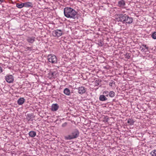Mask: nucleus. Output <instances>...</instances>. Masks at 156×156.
<instances>
[{
	"label": "nucleus",
	"mask_w": 156,
	"mask_h": 156,
	"mask_svg": "<svg viewBox=\"0 0 156 156\" xmlns=\"http://www.w3.org/2000/svg\"><path fill=\"white\" fill-rule=\"evenodd\" d=\"M109 85L111 87H114L115 85V82L113 80H111L109 83Z\"/></svg>",
	"instance_id": "obj_22"
},
{
	"label": "nucleus",
	"mask_w": 156,
	"mask_h": 156,
	"mask_svg": "<svg viewBox=\"0 0 156 156\" xmlns=\"http://www.w3.org/2000/svg\"><path fill=\"white\" fill-rule=\"evenodd\" d=\"M25 101V99L23 98H20L17 101V103L19 105H21L23 104Z\"/></svg>",
	"instance_id": "obj_11"
},
{
	"label": "nucleus",
	"mask_w": 156,
	"mask_h": 156,
	"mask_svg": "<svg viewBox=\"0 0 156 156\" xmlns=\"http://www.w3.org/2000/svg\"><path fill=\"white\" fill-rule=\"evenodd\" d=\"M124 14L122 13H117L115 15V20L118 22H120L123 23V20L124 19Z\"/></svg>",
	"instance_id": "obj_4"
},
{
	"label": "nucleus",
	"mask_w": 156,
	"mask_h": 156,
	"mask_svg": "<svg viewBox=\"0 0 156 156\" xmlns=\"http://www.w3.org/2000/svg\"><path fill=\"white\" fill-rule=\"evenodd\" d=\"M5 78L6 82L9 83H12L14 80L13 77L11 75H6L5 77Z\"/></svg>",
	"instance_id": "obj_7"
},
{
	"label": "nucleus",
	"mask_w": 156,
	"mask_h": 156,
	"mask_svg": "<svg viewBox=\"0 0 156 156\" xmlns=\"http://www.w3.org/2000/svg\"><path fill=\"white\" fill-rule=\"evenodd\" d=\"M59 108V106L57 104H53L52 105L51 110L52 111H56Z\"/></svg>",
	"instance_id": "obj_9"
},
{
	"label": "nucleus",
	"mask_w": 156,
	"mask_h": 156,
	"mask_svg": "<svg viewBox=\"0 0 156 156\" xmlns=\"http://www.w3.org/2000/svg\"><path fill=\"white\" fill-rule=\"evenodd\" d=\"M123 20V23L126 24H129L132 23L133 19L132 17L125 14L124 19Z\"/></svg>",
	"instance_id": "obj_3"
},
{
	"label": "nucleus",
	"mask_w": 156,
	"mask_h": 156,
	"mask_svg": "<svg viewBox=\"0 0 156 156\" xmlns=\"http://www.w3.org/2000/svg\"><path fill=\"white\" fill-rule=\"evenodd\" d=\"M0 2H3L4 1H3V0H0Z\"/></svg>",
	"instance_id": "obj_33"
},
{
	"label": "nucleus",
	"mask_w": 156,
	"mask_h": 156,
	"mask_svg": "<svg viewBox=\"0 0 156 156\" xmlns=\"http://www.w3.org/2000/svg\"><path fill=\"white\" fill-rule=\"evenodd\" d=\"M101 81L96 80L95 82V86H98L99 85Z\"/></svg>",
	"instance_id": "obj_26"
},
{
	"label": "nucleus",
	"mask_w": 156,
	"mask_h": 156,
	"mask_svg": "<svg viewBox=\"0 0 156 156\" xmlns=\"http://www.w3.org/2000/svg\"><path fill=\"white\" fill-rule=\"evenodd\" d=\"M23 5V3H18L16 4V6L18 8L21 9L24 7Z\"/></svg>",
	"instance_id": "obj_17"
},
{
	"label": "nucleus",
	"mask_w": 156,
	"mask_h": 156,
	"mask_svg": "<svg viewBox=\"0 0 156 156\" xmlns=\"http://www.w3.org/2000/svg\"><path fill=\"white\" fill-rule=\"evenodd\" d=\"M64 93L67 95H69L70 92L69 89L68 88H66L64 90Z\"/></svg>",
	"instance_id": "obj_16"
},
{
	"label": "nucleus",
	"mask_w": 156,
	"mask_h": 156,
	"mask_svg": "<svg viewBox=\"0 0 156 156\" xmlns=\"http://www.w3.org/2000/svg\"><path fill=\"white\" fill-rule=\"evenodd\" d=\"M150 154L152 156H156V150L152 151Z\"/></svg>",
	"instance_id": "obj_23"
},
{
	"label": "nucleus",
	"mask_w": 156,
	"mask_h": 156,
	"mask_svg": "<svg viewBox=\"0 0 156 156\" xmlns=\"http://www.w3.org/2000/svg\"><path fill=\"white\" fill-rule=\"evenodd\" d=\"M24 7H33V5L32 2H27L25 3H23Z\"/></svg>",
	"instance_id": "obj_13"
},
{
	"label": "nucleus",
	"mask_w": 156,
	"mask_h": 156,
	"mask_svg": "<svg viewBox=\"0 0 156 156\" xmlns=\"http://www.w3.org/2000/svg\"><path fill=\"white\" fill-rule=\"evenodd\" d=\"M154 39H156V32H154L152 33L151 36Z\"/></svg>",
	"instance_id": "obj_24"
},
{
	"label": "nucleus",
	"mask_w": 156,
	"mask_h": 156,
	"mask_svg": "<svg viewBox=\"0 0 156 156\" xmlns=\"http://www.w3.org/2000/svg\"><path fill=\"white\" fill-rule=\"evenodd\" d=\"M100 101H105L107 100L108 99L104 95H100L99 97Z\"/></svg>",
	"instance_id": "obj_14"
},
{
	"label": "nucleus",
	"mask_w": 156,
	"mask_h": 156,
	"mask_svg": "<svg viewBox=\"0 0 156 156\" xmlns=\"http://www.w3.org/2000/svg\"><path fill=\"white\" fill-rule=\"evenodd\" d=\"M33 118V113H30L28 114L27 115V119L28 120V121H30L31 120V119Z\"/></svg>",
	"instance_id": "obj_18"
},
{
	"label": "nucleus",
	"mask_w": 156,
	"mask_h": 156,
	"mask_svg": "<svg viewBox=\"0 0 156 156\" xmlns=\"http://www.w3.org/2000/svg\"><path fill=\"white\" fill-rule=\"evenodd\" d=\"M62 34V31L61 30H56L52 32V35L53 36L58 37L61 36Z\"/></svg>",
	"instance_id": "obj_6"
},
{
	"label": "nucleus",
	"mask_w": 156,
	"mask_h": 156,
	"mask_svg": "<svg viewBox=\"0 0 156 156\" xmlns=\"http://www.w3.org/2000/svg\"><path fill=\"white\" fill-rule=\"evenodd\" d=\"M28 134L31 137H33L36 136V132L33 131H30L29 133Z\"/></svg>",
	"instance_id": "obj_15"
},
{
	"label": "nucleus",
	"mask_w": 156,
	"mask_h": 156,
	"mask_svg": "<svg viewBox=\"0 0 156 156\" xmlns=\"http://www.w3.org/2000/svg\"><path fill=\"white\" fill-rule=\"evenodd\" d=\"M35 38L34 37H27V41L29 43H33L35 41Z\"/></svg>",
	"instance_id": "obj_10"
},
{
	"label": "nucleus",
	"mask_w": 156,
	"mask_h": 156,
	"mask_svg": "<svg viewBox=\"0 0 156 156\" xmlns=\"http://www.w3.org/2000/svg\"><path fill=\"white\" fill-rule=\"evenodd\" d=\"M135 121L132 119H129L127 120V123L129 124L130 125H133Z\"/></svg>",
	"instance_id": "obj_20"
},
{
	"label": "nucleus",
	"mask_w": 156,
	"mask_h": 156,
	"mask_svg": "<svg viewBox=\"0 0 156 156\" xmlns=\"http://www.w3.org/2000/svg\"><path fill=\"white\" fill-rule=\"evenodd\" d=\"M56 73L55 72H50L49 73V75L51 77L55 78L56 77Z\"/></svg>",
	"instance_id": "obj_21"
},
{
	"label": "nucleus",
	"mask_w": 156,
	"mask_h": 156,
	"mask_svg": "<svg viewBox=\"0 0 156 156\" xmlns=\"http://www.w3.org/2000/svg\"><path fill=\"white\" fill-rule=\"evenodd\" d=\"M80 133L78 130L75 129L73 130L70 134L65 136V138L66 140H71L77 138L79 136Z\"/></svg>",
	"instance_id": "obj_2"
},
{
	"label": "nucleus",
	"mask_w": 156,
	"mask_h": 156,
	"mask_svg": "<svg viewBox=\"0 0 156 156\" xmlns=\"http://www.w3.org/2000/svg\"><path fill=\"white\" fill-rule=\"evenodd\" d=\"M67 122H65L62 124V127L64 128V127H66V126H67Z\"/></svg>",
	"instance_id": "obj_28"
},
{
	"label": "nucleus",
	"mask_w": 156,
	"mask_h": 156,
	"mask_svg": "<svg viewBox=\"0 0 156 156\" xmlns=\"http://www.w3.org/2000/svg\"><path fill=\"white\" fill-rule=\"evenodd\" d=\"M2 72V69L1 67L0 66V73Z\"/></svg>",
	"instance_id": "obj_32"
},
{
	"label": "nucleus",
	"mask_w": 156,
	"mask_h": 156,
	"mask_svg": "<svg viewBox=\"0 0 156 156\" xmlns=\"http://www.w3.org/2000/svg\"><path fill=\"white\" fill-rule=\"evenodd\" d=\"M142 46L144 48H145L146 49H148V47H147L146 45L143 44L142 45Z\"/></svg>",
	"instance_id": "obj_31"
},
{
	"label": "nucleus",
	"mask_w": 156,
	"mask_h": 156,
	"mask_svg": "<svg viewBox=\"0 0 156 156\" xmlns=\"http://www.w3.org/2000/svg\"><path fill=\"white\" fill-rule=\"evenodd\" d=\"M78 90L79 93L81 94L85 93L87 90V89L83 86L79 87L78 88Z\"/></svg>",
	"instance_id": "obj_8"
},
{
	"label": "nucleus",
	"mask_w": 156,
	"mask_h": 156,
	"mask_svg": "<svg viewBox=\"0 0 156 156\" xmlns=\"http://www.w3.org/2000/svg\"><path fill=\"white\" fill-rule=\"evenodd\" d=\"M25 48H26L27 49V50H25V51H31L33 50V47H25Z\"/></svg>",
	"instance_id": "obj_25"
},
{
	"label": "nucleus",
	"mask_w": 156,
	"mask_h": 156,
	"mask_svg": "<svg viewBox=\"0 0 156 156\" xmlns=\"http://www.w3.org/2000/svg\"><path fill=\"white\" fill-rule=\"evenodd\" d=\"M108 95L110 97L113 98L115 96V94L114 92L111 91L109 92Z\"/></svg>",
	"instance_id": "obj_19"
},
{
	"label": "nucleus",
	"mask_w": 156,
	"mask_h": 156,
	"mask_svg": "<svg viewBox=\"0 0 156 156\" xmlns=\"http://www.w3.org/2000/svg\"><path fill=\"white\" fill-rule=\"evenodd\" d=\"M47 58L48 61L52 63H55L57 62V58L54 55H48V56Z\"/></svg>",
	"instance_id": "obj_5"
},
{
	"label": "nucleus",
	"mask_w": 156,
	"mask_h": 156,
	"mask_svg": "<svg viewBox=\"0 0 156 156\" xmlns=\"http://www.w3.org/2000/svg\"><path fill=\"white\" fill-rule=\"evenodd\" d=\"M140 50L141 51H144V50H145V49H144L143 47H140Z\"/></svg>",
	"instance_id": "obj_30"
},
{
	"label": "nucleus",
	"mask_w": 156,
	"mask_h": 156,
	"mask_svg": "<svg viewBox=\"0 0 156 156\" xmlns=\"http://www.w3.org/2000/svg\"><path fill=\"white\" fill-rule=\"evenodd\" d=\"M65 16L67 18L74 20L78 19V12L70 7H66L64 9Z\"/></svg>",
	"instance_id": "obj_1"
},
{
	"label": "nucleus",
	"mask_w": 156,
	"mask_h": 156,
	"mask_svg": "<svg viewBox=\"0 0 156 156\" xmlns=\"http://www.w3.org/2000/svg\"><path fill=\"white\" fill-rule=\"evenodd\" d=\"M109 92L108 91H105L103 92V94H107L106 95V97H108V94Z\"/></svg>",
	"instance_id": "obj_29"
},
{
	"label": "nucleus",
	"mask_w": 156,
	"mask_h": 156,
	"mask_svg": "<svg viewBox=\"0 0 156 156\" xmlns=\"http://www.w3.org/2000/svg\"><path fill=\"white\" fill-rule=\"evenodd\" d=\"M125 5V3L123 0H121L119 1L118 2V5L120 7L123 8L124 7Z\"/></svg>",
	"instance_id": "obj_12"
},
{
	"label": "nucleus",
	"mask_w": 156,
	"mask_h": 156,
	"mask_svg": "<svg viewBox=\"0 0 156 156\" xmlns=\"http://www.w3.org/2000/svg\"><path fill=\"white\" fill-rule=\"evenodd\" d=\"M108 119H107V120H106V121L107 122V121H108Z\"/></svg>",
	"instance_id": "obj_35"
},
{
	"label": "nucleus",
	"mask_w": 156,
	"mask_h": 156,
	"mask_svg": "<svg viewBox=\"0 0 156 156\" xmlns=\"http://www.w3.org/2000/svg\"><path fill=\"white\" fill-rule=\"evenodd\" d=\"M126 56V58H127L128 59H129L130 57V54L129 53H126L125 55Z\"/></svg>",
	"instance_id": "obj_27"
},
{
	"label": "nucleus",
	"mask_w": 156,
	"mask_h": 156,
	"mask_svg": "<svg viewBox=\"0 0 156 156\" xmlns=\"http://www.w3.org/2000/svg\"><path fill=\"white\" fill-rule=\"evenodd\" d=\"M64 156H70L67 155H65Z\"/></svg>",
	"instance_id": "obj_34"
}]
</instances>
